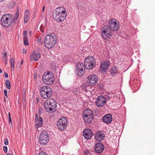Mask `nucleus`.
Returning a JSON list of instances; mask_svg holds the SVG:
<instances>
[{
	"mask_svg": "<svg viewBox=\"0 0 155 155\" xmlns=\"http://www.w3.org/2000/svg\"><path fill=\"white\" fill-rule=\"evenodd\" d=\"M67 12L65 9L62 7L56 8L54 11L53 17L54 19L58 22L64 21L66 18Z\"/></svg>",
	"mask_w": 155,
	"mask_h": 155,
	"instance_id": "1",
	"label": "nucleus"
},
{
	"mask_svg": "<svg viewBox=\"0 0 155 155\" xmlns=\"http://www.w3.org/2000/svg\"><path fill=\"white\" fill-rule=\"evenodd\" d=\"M57 39L55 36L53 34H49L45 37V46L48 49L53 48L56 43Z\"/></svg>",
	"mask_w": 155,
	"mask_h": 155,
	"instance_id": "2",
	"label": "nucleus"
},
{
	"mask_svg": "<svg viewBox=\"0 0 155 155\" xmlns=\"http://www.w3.org/2000/svg\"><path fill=\"white\" fill-rule=\"evenodd\" d=\"M57 103L53 99L46 100L44 104V108L49 113H53L56 110Z\"/></svg>",
	"mask_w": 155,
	"mask_h": 155,
	"instance_id": "3",
	"label": "nucleus"
},
{
	"mask_svg": "<svg viewBox=\"0 0 155 155\" xmlns=\"http://www.w3.org/2000/svg\"><path fill=\"white\" fill-rule=\"evenodd\" d=\"M12 16L9 14L3 15L1 19V25L4 27L8 28L12 26L13 22Z\"/></svg>",
	"mask_w": 155,
	"mask_h": 155,
	"instance_id": "4",
	"label": "nucleus"
},
{
	"mask_svg": "<svg viewBox=\"0 0 155 155\" xmlns=\"http://www.w3.org/2000/svg\"><path fill=\"white\" fill-rule=\"evenodd\" d=\"M42 81L44 83L47 85L52 84L54 81V76L51 71H47L43 74Z\"/></svg>",
	"mask_w": 155,
	"mask_h": 155,
	"instance_id": "5",
	"label": "nucleus"
},
{
	"mask_svg": "<svg viewBox=\"0 0 155 155\" xmlns=\"http://www.w3.org/2000/svg\"><path fill=\"white\" fill-rule=\"evenodd\" d=\"M96 66V61L94 57L92 56L87 57L84 60V69L91 70Z\"/></svg>",
	"mask_w": 155,
	"mask_h": 155,
	"instance_id": "6",
	"label": "nucleus"
},
{
	"mask_svg": "<svg viewBox=\"0 0 155 155\" xmlns=\"http://www.w3.org/2000/svg\"><path fill=\"white\" fill-rule=\"evenodd\" d=\"M109 25H104L103 28L104 30H110L116 31L119 28V24L117 23V21L114 19H111L108 22Z\"/></svg>",
	"mask_w": 155,
	"mask_h": 155,
	"instance_id": "7",
	"label": "nucleus"
},
{
	"mask_svg": "<svg viewBox=\"0 0 155 155\" xmlns=\"http://www.w3.org/2000/svg\"><path fill=\"white\" fill-rule=\"evenodd\" d=\"M41 96L44 99L49 98L52 94L51 88L47 86H43L40 90Z\"/></svg>",
	"mask_w": 155,
	"mask_h": 155,
	"instance_id": "8",
	"label": "nucleus"
},
{
	"mask_svg": "<svg viewBox=\"0 0 155 155\" xmlns=\"http://www.w3.org/2000/svg\"><path fill=\"white\" fill-rule=\"evenodd\" d=\"M83 118L85 123H90L93 118V114L91 110L90 109H86L83 114Z\"/></svg>",
	"mask_w": 155,
	"mask_h": 155,
	"instance_id": "9",
	"label": "nucleus"
},
{
	"mask_svg": "<svg viewBox=\"0 0 155 155\" xmlns=\"http://www.w3.org/2000/svg\"><path fill=\"white\" fill-rule=\"evenodd\" d=\"M109 98L110 97L108 95H105V97L103 96H99L96 101V105L99 107H103L107 102V100H109Z\"/></svg>",
	"mask_w": 155,
	"mask_h": 155,
	"instance_id": "10",
	"label": "nucleus"
},
{
	"mask_svg": "<svg viewBox=\"0 0 155 155\" xmlns=\"http://www.w3.org/2000/svg\"><path fill=\"white\" fill-rule=\"evenodd\" d=\"M68 124L67 120L64 117H62L59 119L57 123V127L58 129L63 130L67 127Z\"/></svg>",
	"mask_w": 155,
	"mask_h": 155,
	"instance_id": "11",
	"label": "nucleus"
},
{
	"mask_svg": "<svg viewBox=\"0 0 155 155\" xmlns=\"http://www.w3.org/2000/svg\"><path fill=\"white\" fill-rule=\"evenodd\" d=\"M98 81L97 76L92 74L88 76L87 79V84L90 86H94L95 85Z\"/></svg>",
	"mask_w": 155,
	"mask_h": 155,
	"instance_id": "12",
	"label": "nucleus"
},
{
	"mask_svg": "<svg viewBox=\"0 0 155 155\" xmlns=\"http://www.w3.org/2000/svg\"><path fill=\"white\" fill-rule=\"evenodd\" d=\"M84 64L82 63H78L76 65V69L75 70V73L79 77L83 76L85 73V71L83 69Z\"/></svg>",
	"mask_w": 155,
	"mask_h": 155,
	"instance_id": "13",
	"label": "nucleus"
},
{
	"mask_svg": "<svg viewBox=\"0 0 155 155\" xmlns=\"http://www.w3.org/2000/svg\"><path fill=\"white\" fill-rule=\"evenodd\" d=\"M113 31L110 30H104L103 28L102 29L101 36L102 38L105 40H107L108 38H111L113 35L112 33Z\"/></svg>",
	"mask_w": 155,
	"mask_h": 155,
	"instance_id": "14",
	"label": "nucleus"
},
{
	"mask_svg": "<svg viewBox=\"0 0 155 155\" xmlns=\"http://www.w3.org/2000/svg\"><path fill=\"white\" fill-rule=\"evenodd\" d=\"M110 66V62L109 61H106L101 63L100 68L101 71L105 72L108 70Z\"/></svg>",
	"mask_w": 155,
	"mask_h": 155,
	"instance_id": "15",
	"label": "nucleus"
},
{
	"mask_svg": "<svg viewBox=\"0 0 155 155\" xmlns=\"http://www.w3.org/2000/svg\"><path fill=\"white\" fill-rule=\"evenodd\" d=\"M40 57L41 54L39 52L34 51L31 54L30 60L31 61H32L33 60L35 61H37Z\"/></svg>",
	"mask_w": 155,
	"mask_h": 155,
	"instance_id": "16",
	"label": "nucleus"
},
{
	"mask_svg": "<svg viewBox=\"0 0 155 155\" xmlns=\"http://www.w3.org/2000/svg\"><path fill=\"white\" fill-rule=\"evenodd\" d=\"M39 142L42 145H45L49 141V136H40L39 138Z\"/></svg>",
	"mask_w": 155,
	"mask_h": 155,
	"instance_id": "17",
	"label": "nucleus"
},
{
	"mask_svg": "<svg viewBox=\"0 0 155 155\" xmlns=\"http://www.w3.org/2000/svg\"><path fill=\"white\" fill-rule=\"evenodd\" d=\"M104 149L103 145L101 143H97L95 145L94 149L97 153H101L103 151Z\"/></svg>",
	"mask_w": 155,
	"mask_h": 155,
	"instance_id": "18",
	"label": "nucleus"
},
{
	"mask_svg": "<svg viewBox=\"0 0 155 155\" xmlns=\"http://www.w3.org/2000/svg\"><path fill=\"white\" fill-rule=\"evenodd\" d=\"M103 121L107 124L111 123L112 120V115L110 114H107L104 116L103 117Z\"/></svg>",
	"mask_w": 155,
	"mask_h": 155,
	"instance_id": "19",
	"label": "nucleus"
},
{
	"mask_svg": "<svg viewBox=\"0 0 155 155\" xmlns=\"http://www.w3.org/2000/svg\"><path fill=\"white\" fill-rule=\"evenodd\" d=\"M109 72L111 75L113 76H114L115 75L118 73L117 68L115 66L111 67Z\"/></svg>",
	"mask_w": 155,
	"mask_h": 155,
	"instance_id": "20",
	"label": "nucleus"
},
{
	"mask_svg": "<svg viewBox=\"0 0 155 155\" xmlns=\"http://www.w3.org/2000/svg\"><path fill=\"white\" fill-rule=\"evenodd\" d=\"M35 121L36 122H37L35 124L36 127H40L42 126L43 123V120L42 118L41 117L39 116L38 120H35Z\"/></svg>",
	"mask_w": 155,
	"mask_h": 155,
	"instance_id": "21",
	"label": "nucleus"
},
{
	"mask_svg": "<svg viewBox=\"0 0 155 155\" xmlns=\"http://www.w3.org/2000/svg\"><path fill=\"white\" fill-rule=\"evenodd\" d=\"M83 134V136H92L93 133L91 129H87L84 130Z\"/></svg>",
	"mask_w": 155,
	"mask_h": 155,
	"instance_id": "22",
	"label": "nucleus"
},
{
	"mask_svg": "<svg viewBox=\"0 0 155 155\" xmlns=\"http://www.w3.org/2000/svg\"><path fill=\"white\" fill-rule=\"evenodd\" d=\"M29 13V11L28 10H26L25 11L24 15V22L26 23L29 20V17H28V15Z\"/></svg>",
	"mask_w": 155,
	"mask_h": 155,
	"instance_id": "23",
	"label": "nucleus"
},
{
	"mask_svg": "<svg viewBox=\"0 0 155 155\" xmlns=\"http://www.w3.org/2000/svg\"><path fill=\"white\" fill-rule=\"evenodd\" d=\"M77 8L79 12L80 11H84L85 10V8L83 6V5L80 3H78L77 4Z\"/></svg>",
	"mask_w": 155,
	"mask_h": 155,
	"instance_id": "24",
	"label": "nucleus"
},
{
	"mask_svg": "<svg viewBox=\"0 0 155 155\" xmlns=\"http://www.w3.org/2000/svg\"><path fill=\"white\" fill-rule=\"evenodd\" d=\"M19 16V12L18 10H17L16 12L14 14L13 17H12V19L13 20V21H14L16 20L18 18Z\"/></svg>",
	"mask_w": 155,
	"mask_h": 155,
	"instance_id": "25",
	"label": "nucleus"
},
{
	"mask_svg": "<svg viewBox=\"0 0 155 155\" xmlns=\"http://www.w3.org/2000/svg\"><path fill=\"white\" fill-rule=\"evenodd\" d=\"M105 134L104 131H98L96 133L95 136H104Z\"/></svg>",
	"mask_w": 155,
	"mask_h": 155,
	"instance_id": "26",
	"label": "nucleus"
},
{
	"mask_svg": "<svg viewBox=\"0 0 155 155\" xmlns=\"http://www.w3.org/2000/svg\"><path fill=\"white\" fill-rule=\"evenodd\" d=\"M105 136H95V139L99 141H102Z\"/></svg>",
	"mask_w": 155,
	"mask_h": 155,
	"instance_id": "27",
	"label": "nucleus"
},
{
	"mask_svg": "<svg viewBox=\"0 0 155 155\" xmlns=\"http://www.w3.org/2000/svg\"><path fill=\"white\" fill-rule=\"evenodd\" d=\"M5 84L7 88L10 89L11 88V85L10 82L8 80H6L5 81Z\"/></svg>",
	"mask_w": 155,
	"mask_h": 155,
	"instance_id": "28",
	"label": "nucleus"
},
{
	"mask_svg": "<svg viewBox=\"0 0 155 155\" xmlns=\"http://www.w3.org/2000/svg\"><path fill=\"white\" fill-rule=\"evenodd\" d=\"M10 63L11 64V66L12 68H13V70H14V65H15V61L14 60L13 58H11L10 59Z\"/></svg>",
	"mask_w": 155,
	"mask_h": 155,
	"instance_id": "29",
	"label": "nucleus"
},
{
	"mask_svg": "<svg viewBox=\"0 0 155 155\" xmlns=\"http://www.w3.org/2000/svg\"><path fill=\"white\" fill-rule=\"evenodd\" d=\"M40 136H48V134L46 131L44 130L41 133Z\"/></svg>",
	"mask_w": 155,
	"mask_h": 155,
	"instance_id": "30",
	"label": "nucleus"
},
{
	"mask_svg": "<svg viewBox=\"0 0 155 155\" xmlns=\"http://www.w3.org/2000/svg\"><path fill=\"white\" fill-rule=\"evenodd\" d=\"M73 91L75 94L77 93L78 91V88H75L73 90Z\"/></svg>",
	"mask_w": 155,
	"mask_h": 155,
	"instance_id": "31",
	"label": "nucleus"
},
{
	"mask_svg": "<svg viewBox=\"0 0 155 155\" xmlns=\"http://www.w3.org/2000/svg\"><path fill=\"white\" fill-rule=\"evenodd\" d=\"M38 155H47V153L43 151L40 152Z\"/></svg>",
	"mask_w": 155,
	"mask_h": 155,
	"instance_id": "32",
	"label": "nucleus"
},
{
	"mask_svg": "<svg viewBox=\"0 0 155 155\" xmlns=\"http://www.w3.org/2000/svg\"><path fill=\"white\" fill-rule=\"evenodd\" d=\"M43 110V108L41 107L39 108V114H41Z\"/></svg>",
	"mask_w": 155,
	"mask_h": 155,
	"instance_id": "33",
	"label": "nucleus"
},
{
	"mask_svg": "<svg viewBox=\"0 0 155 155\" xmlns=\"http://www.w3.org/2000/svg\"><path fill=\"white\" fill-rule=\"evenodd\" d=\"M3 150L4 152L5 153H7V152L8 150V148L6 146H4L3 147Z\"/></svg>",
	"mask_w": 155,
	"mask_h": 155,
	"instance_id": "34",
	"label": "nucleus"
},
{
	"mask_svg": "<svg viewBox=\"0 0 155 155\" xmlns=\"http://www.w3.org/2000/svg\"><path fill=\"white\" fill-rule=\"evenodd\" d=\"M15 5V2H11L10 4V6H11L12 7H13Z\"/></svg>",
	"mask_w": 155,
	"mask_h": 155,
	"instance_id": "35",
	"label": "nucleus"
},
{
	"mask_svg": "<svg viewBox=\"0 0 155 155\" xmlns=\"http://www.w3.org/2000/svg\"><path fill=\"white\" fill-rule=\"evenodd\" d=\"M24 44L25 45H28L29 43L28 41V40H24Z\"/></svg>",
	"mask_w": 155,
	"mask_h": 155,
	"instance_id": "36",
	"label": "nucleus"
},
{
	"mask_svg": "<svg viewBox=\"0 0 155 155\" xmlns=\"http://www.w3.org/2000/svg\"><path fill=\"white\" fill-rule=\"evenodd\" d=\"M84 138L87 140H89L91 138L92 136H84Z\"/></svg>",
	"mask_w": 155,
	"mask_h": 155,
	"instance_id": "37",
	"label": "nucleus"
},
{
	"mask_svg": "<svg viewBox=\"0 0 155 155\" xmlns=\"http://www.w3.org/2000/svg\"><path fill=\"white\" fill-rule=\"evenodd\" d=\"M4 144L7 145L8 144V141L7 139H6L4 141Z\"/></svg>",
	"mask_w": 155,
	"mask_h": 155,
	"instance_id": "38",
	"label": "nucleus"
},
{
	"mask_svg": "<svg viewBox=\"0 0 155 155\" xmlns=\"http://www.w3.org/2000/svg\"><path fill=\"white\" fill-rule=\"evenodd\" d=\"M38 114L37 113H36L35 115V120H38Z\"/></svg>",
	"mask_w": 155,
	"mask_h": 155,
	"instance_id": "39",
	"label": "nucleus"
},
{
	"mask_svg": "<svg viewBox=\"0 0 155 155\" xmlns=\"http://www.w3.org/2000/svg\"><path fill=\"white\" fill-rule=\"evenodd\" d=\"M7 53L6 52H5L4 53V54L3 55V58H6V56H7Z\"/></svg>",
	"mask_w": 155,
	"mask_h": 155,
	"instance_id": "40",
	"label": "nucleus"
},
{
	"mask_svg": "<svg viewBox=\"0 0 155 155\" xmlns=\"http://www.w3.org/2000/svg\"><path fill=\"white\" fill-rule=\"evenodd\" d=\"M3 59L5 61V64H6L7 63V61H8L7 58H4Z\"/></svg>",
	"mask_w": 155,
	"mask_h": 155,
	"instance_id": "41",
	"label": "nucleus"
},
{
	"mask_svg": "<svg viewBox=\"0 0 155 155\" xmlns=\"http://www.w3.org/2000/svg\"><path fill=\"white\" fill-rule=\"evenodd\" d=\"M4 74L5 77L6 78H8V73L6 72H5Z\"/></svg>",
	"mask_w": 155,
	"mask_h": 155,
	"instance_id": "42",
	"label": "nucleus"
},
{
	"mask_svg": "<svg viewBox=\"0 0 155 155\" xmlns=\"http://www.w3.org/2000/svg\"><path fill=\"white\" fill-rule=\"evenodd\" d=\"M27 40V36H24L23 38V40Z\"/></svg>",
	"mask_w": 155,
	"mask_h": 155,
	"instance_id": "43",
	"label": "nucleus"
},
{
	"mask_svg": "<svg viewBox=\"0 0 155 155\" xmlns=\"http://www.w3.org/2000/svg\"><path fill=\"white\" fill-rule=\"evenodd\" d=\"M27 52V50L26 49H23L22 50V52L23 54L26 53Z\"/></svg>",
	"mask_w": 155,
	"mask_h": 155,
	"instance_id": "44",
	"label": "nucleus"
},
{
	"mask_svg": "<svg viewBox=\"0 0 155 155\" xmlns=\"http://www.w3.org/2000/svg\"><path fill=\"white\" fill-rule=\"evenodd\" d=\"M23 35L24 36L27 35V32L26 31H24L23 32Z\"/></svg>",
	"mask_w": 155,
	"mask_h": 155,
	"instance_id": "45",
	"label": "nucleus"
},
{
	"mask_svg": "<svg viewBox=\"0 0 155 155\" xmlns=\"http://www.w3.org/2000/svg\"><path fill=\"white\" fill-rule=\"evenodd\" d=\"M4 93L5 95L7 94V91H6V89H4Z\"/></svg>",
	"mask_w": 155,
	"mask_h": 155,
	"instance_id": "46",
	"label": "nucleus"
},
{
	"mask_svg": "<svg viewBox=\"0 0 155 155\" xmlns=\"http://www.w3.org/2000/svg\"><path fill=\"white\" fill-rule=\"evenodd\" d=\"M8 120H9V123H11V124H12V122L11 121V118H8Z\"/></svg>",
	"mask_w": 155,
	"mask_h": 155,
	"instance_id": "47",
	"label": "nucleus"
},
{
	"mask_svg": "<svg viewBox=\"0 0 155 155\" xmlns=\"http://www.w3.org/2000/svg\"><path fill=\"white\" fill-rule=\"evenodd\" d=\"M37 41L39 42H41V38H38L37 39Z\"/></svg>",
	"mask_w": 155,
	"mask_h": 155,
	"instance_id": "48",
	"label": "nucleus"
},
{
	"mask_svg": "<svg viewBox=\"0 0 155 155\" xmlns=\"http://www.w3.org/2000/svg\"><path fill=\"white\" fill-rule=\"evenodd\" d=\"M11 118L10 113H8V118Z\"/></svg>",
	"mask_w": 155,
	"mask_h": 155,
	"instance_id": "49",
	"label": "nucleus"
},
{
	"mask_svg": "<svg viewBox=\"0 0 155 155\" xmlns=\"http://www.w3.org/2000/svg\"><path fill=\"white\" fill-rule=\"evenodd\" d=\"M45 6H44L43 7V10H42V12H44V9H45Z\"/></svg>",
	"mask_w": 155,
	"mask_h": 155,
	"instance_id": "50",
	"label": "nucleus"
},
{
	"mask_svg": "<svg viewBox=\"0 0 155 155\" xmlns=\"http://www.w3.org/2000/svg\"><path fill=\"white\" fill-rule=\"evenodd\" d=\"M23 60H22L21 62V63H20V65H22L23 64Z\"/></svg>",
	"mask_w": 155,
	"mask_h": 155,
	"instance_id": "51",
	"label": "nucleus"
},
{
	"mask_svg": "<svg viewBox=\"0 0 155 155\" xmlns=\"http://www.w3.org/2000/svg\"><path fill=\"white\" fill-rule=\"evenodd\" d=\"M6 155H12L10 153H8L6 154Z\"/></svg>",
	"mask_w": 155,
	"mask_h": 155,
	"instance_id": "52",
	"label": "nucleus"
},
{
	"mask_svg": "<svg viewBox=\"0 0 155 155\" xmlns=\"http://www.w3.org/2000/svg\"><path fill=\"white\" fill-rule=\"evenodd\" d=\"M2 72V70L0 68V73H1Z\"/></svg>",
	"mask_w": 155,
	"mask_h": 155,
	"instance_id": "53",
	"label": "nucleus"
},
{
	"mask_svg": "<svg viewBox=\"0 0 155 155\" xmlns=\"http://www.w3.org/2000/svg\"><path fill=\"white\" fill-rule=\"evenodd\" d=\"M5 95L6 97V98L8 97L7 94H5Z\"/></svg>",
	"mask_w": 155,
	"mask_h": 155,
	"instance_id": "54",
	"label": "nucleus"
},
{
	"mask_svg": "<svg viewBox=\"0 0 155 155\" xmlns=\"http://www.w3.org/2000/svg\"><path fill=\"white\" fill-rule=\"evenodd\" d=\"M40 44L41 45H42L43 44V43L41 41V42H40Z\"/></svg>",
	"mask_w": 155,
	"mask_h": 155,
	"instance_id": "55",
	"label": "nucleus"
},
{
	"mask_svg": "<svg viewBox=\"0 0 155 155\" xmlns=\"http://www.w3.org/2000/svg\"><path fill=\"white\" fill-rule=\"evenodd\" d=\"M4 101H5V102L6 101V99H5V97L4 98Z\"/></svg>",
	"mask_w": 155,
	"mask_h": 155,
	"instance_id": "56",
	"label": "nucleus"
}]
</instances>
